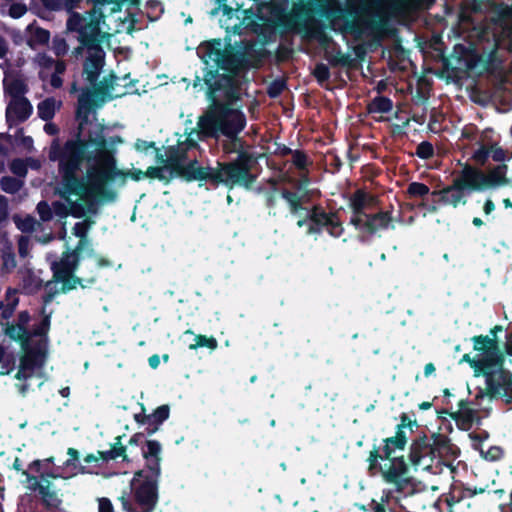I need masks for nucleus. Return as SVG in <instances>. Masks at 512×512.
I'll use <instances>...</instances> for the list:
<instances>
[{"mask_svg": "<svg viewBox=\"0 0 512 512\" xmlns=\"http://www.w3.org/2000/svg\"><path fill=\"white\" fill-rule=\"evenodd\" d=\"M366 7L362 0H348L346 6L339 3L329 5L327 0H301L294 3L290 13L276 20V27L283 32H303L306 37L319 41L327 40L323 23L315 15L324 17L331 23L342 22L341 30L356 37L368 27L363 18Z\"/></svg>", "mask_w": 512, "mask_h": 512, "instance_id": "obj_1", "label": "nucleus"}, {"mask_svg": "<svg viewBox=\"0 0 512 512\" xmlns=\"http://www.w3.org/2000/svg\"><path fill=\"white\" fill-rule=\"evenodd\" d=\"M94 105L93 93L88 88L78 98L76 119L78 126L73 131L72 138L60 143L58 138L52 140L48 158L52 162H58V172L63 176L64 182L69 189L80 184L75 177V172H80L84 163H92L100 151L107 149V140L100 127L94 134L89 132L83 137L84 126L89 123V114Z\"/></svg>", "mask_w": 512, "mask_h": 512, "instance_id": "obj_2", "label": "nucleus"}, {"mask_svg": "<svg viewBox=\"0 0 512 512\" xmlns=\"http://www.w3.org/2000/svg\"><path fill=\"white\" fill-rule=\"evenodd\" d=\"M235 104L213 101L197 121V134L200 140L213 139L218 141L221 136L222 149L226 154L246 152L244 140L239 136L245 129L247 118Z\"/></svg>", "mask_w": 512, "mask_h": 512, "instance_id": "obj_3", "label": "nucleus"}, {"mask_svg": "<svg viewBox=\"0 0 512 512\" xmlns=\"http://www.w3.org/2000/svg\"><path fill=\"white\" fill-rule=\"evenodd\" d=\"M250 67L251 62L245 52L226 49L217 67L204 69V85L209 102L236 104L241 99L242 84L248 82L245 77L239 76Z\"/></svg>", "mask_w": 512, "mask_h": 512, "instance_id": "obj_4", "label": "nucleus"}, {"mask_svg": "<svg viewBox=\"0 0 512 512\" xmlns=\"http://www.w3.org/2000/svg\"><path fill=\"white\" fill-rule=\"evenodd\" d=\"M160 442H148L145 449V468L134 473L131 481L132 499L121 496L122 507L127 512H153L158 502V483L161 476Z\"/></svg>", "mask_w": 512, "mask_h": 512, "instance_id": "obj_5", "label": "nucleus"}, {"mask_svg": "<svg viewBox=\"0 0 512 512\" xmlns=\"http://www.w3.org/2000/svg\"><path fill=\"white\" fill-rule=\"evenodd\" d=\"M87 176L89 183L86 186L91 192L96 194L99 199L115 201L117 192L107 187L109 183L116 179H121L122 184L130 177L134 181H140L146 177L145 171L133 169L130 171L120 170L113 154L108 151H100L98 157L87 167Z\"/></svg>", "mask_w": 512, "mask_h": 512, "instance_id": "obj_6", "label": "nucleus"}, {"mask_svg": "<svg viewBox=\"0 0 512 512\" xmlns=\"http://www.w3.org/2000/svg\"><path fill=\"white\" fill-rule=\"evenodd\" d=\"M367 462L370 475L380 474L383 481L393 487L387 492V499L392 493L406 495L413 491L412 478L409 476V467L404 456L383 458L380 456V447L374 445Z\"/></svg>", "mask_w": 512, "mask_h": 512, "instance_id": "obj_7", "label": "nucleus"}, {"mask_svg": "<svg viewBox=\"0 0 512 512\" xmlns=\"http://www.w3.org/2000/svg\"><path fill=\"white\" fill-rule=\"evenodd\" d=\"M105 19L106 15L96 9L88 10L84 14L76 11L70 12L66 28L69 32L78 34L77 40L80 43L72 52L75 57L82 55L85 48L89 54L99 47L107 35L101 30V24L105 23Z\"/></svg>", "mask_w": 512, "mask_h": 512, "instance_id": "obj_8", "label": "nucleus"}, {"mask_svg": "<svg viewBox=\"0 0 512 512\" xmlns=\"http://www.w3.org/2000/svg\"><path fill=\"white\" fill-rule=\"evenodd\" d=\"M255 161L251 153L240 152L232 161L217 162L213 173V186L224 184L229 189L236 186L251 188L256 180V176L251 172Z\"/></svg>", "mask_w": 512, "mask_h": 512, "instance_id": "obj_9", "label": "nucleus"}, {"mask_svg": "<svg viewBox=\"0 0 512 512\" xmlns=\"http://www.w3.org/2000/svg\"><path fill=\"white\" fill-rule=\"evenodd\" d=\"M498 356L501 358V365L488 369L485 378V391L480 392L477 397L487 395L490 399L501 398L505 404L512 403V372L505 368V355L500 349Z\"/></svg>", "mask_w": 512, "mask_h": 512, "instance_id": "obj_10", "label": "nucleus"}, {"mask_svg": "<svg viewBox=\"0 0 512 512\" xmlns=\"http://www.w3.org/2000/svg\"><path fill=\"white\" fill-rule=\"evenodd\" d=\"M471 341L473 342V349L479 353V357L464 354L460 362L468 363L476 377L484 376L488 369L501 365V358L498 356L500 348H497L493 339L475 335L471 338Z\"/></svg>", "mask_w": 512, "mask_h": 512, "instance_id": "obj_11", "label": "nucleus"}, {"mask_svg": "<svg viewBox=\"0 0 512 512\" xmlns=\"http://www.w3.org/2000/svg\"><path fill=\"white\" fill-rule=\"evenodd\" d=\"M393 221L391 211H378L376 213H367L361 219H354L355 224L352 226L358 231L359 240L366 242L380 231L389 228L395 229Z\"/></svg>", "mask_w": 512, "mask_h": 512, "instance_id": "obj_12", "label": "nucleus"}, {"mask_svg": "<svg viewBox=\"0 0 512 512\" xmlns=\"http://www.w3.org/2000/svg\"><path fill=\"white\" fill-rule=\"evenodd\" d=\"M75 177L79 180L80 184L74 185L72 189L66 186L63 176H61V185L62 190L60 191V196L62 198H67V196H78L84 203L86 204L87 211L89 213L95 214L97 212V204L110 202L109 200H102L99 197L91 192L86 186L89 183V178L78 176V172H75Z\"/></svg>", "mask_w": 512, "mask_h": 512, "instance_id": "obj_13", "label": "nucleus"}, {"mask_svg": "<svg viewBox=\"0 0 512 512\" xmlns=\"http://www.w3.org/2000/svg\"><path fill=\"white\" fill-rule=\"evenodd\" d=\"M434 456L432 446H430V438L427 434L422 433L414 438L410 444L408 460L413 467L423 465L425 468L430 467Z\"/></svg>", "mask_w": 512, "mask_h": 512, "instance_id": "obj_14", "label": "nucleus"}, {"mask_svg": "<svg viewBox=\"0 0 512 512\" xmlns=\"http://www.w3.org/2000/svg\"><path fill=\"white\" fill-rule=\"evenodd\" d=\"M457 187L462 188L467 194L475 191L486 190L484 184V171L468 163L464 164L460 174L453 178Z\"/></svg>", "mask_w": 512, "mask_h": 512, "instance_id": "obj_15", "label": "nucleus"}, {"mask_svg": "<svg viewBox=\"0 0 512 512\" xmlns=\"http://www.w3.org/2000/svg\"><path fill=\"white\" fill-rule=\"evenodd\" d=\"M23 475L27 477L29 482H32L30 489L37 491L41 497V504L47 510H57L62 504V500L56 491L50 489L51 482L46 480L45 484L38 481L37 477L30 475L27 471H23Z\"/></svg>", "mask_w": 512, "mask_h": 512, "instance_id": "obj_16", "label": "nucleus"}, {"mask_svg": "<svg viewBox=\"0 0 512 512\" xmlns=\"http://www.w3.org/2000/svg\"><path fill=\"white\" fill-rule=\"evenodd\" d=\"M105 65V51L101 44L94 51L90 52L83 62V75L86 81L95 86Z\"/></svg>", "mask_w": 512, "mask_h": 512, "instance_id": "obj_17", "label": "nucleus"}, {"mask_svg": "<svg viewBox=\"0 0 512 512\" xmlns=\"http://www.w3.org/2000/svg\"><path fill=\"white\" fill-rule=\"evenodd\" d=\"M214 168L200 166L197 159L185 163L174 175L186 182L205 181L213 185Z\"/></svg>", "mask_w": 512, "mask_h": 512, "instance_id": "obj_18", "label": "nucleus"}, {"mask_svg": "<svg viewBox=\"0 0 512 512\" xmlns=\"http://www.w3.org/2000/svg\"><path fill=\"white\" fill-rule=\"evenodd\" d=\"M431 195L433 202L451 205L454 208L467 203V193L462 188L457 187L456 182L453 180L450 185L440 190L432 191Z\"/></svg>", "mask_w": 512, "mask_h": 512, "instance_id": "obj_19", "label": "nucleus"}, {"mask_svg": "<svg viewBox=\"0 0 512 512\" xmlns=\"http://www.w3.org/2000/svg\"><path fill=\"white\" fill-rule=\"evenodd\" d=\"M33 107L26 97L13 99L6 108V122L9 128L25 122L32 114Z\"/></svg>", "mask_w": 512, "mask_h": 512, "instance_id": "obj_20", "label": "nucleus"}, {"mask_svg": "<svg viewBox=\"0 0 512 512\" xmlns=\"http://www.w3.org/2000/svg\"><path fill=\"white\" fill-rule=\"evenodd\" d=\"M81 244L76 245L73 250L64 251L58 261L51 264V271L55 274H72L76 273L81 260Z\"/></svg>", "mask_w": 512, "mask_h": 512, "instance_id": "obj_21", "label": "nucleus"}, {"mask_svg": "<svg viewBox=\"0 0 512 512\" xmlns=\"http://www.w3.org/2000/svg\"><path fill=\"white\" fill-rule=\"evenodd\" d=\"M23 354L20 357V364L23 367L34 371L36 368H41L44 365L46 358V345L42 340L38 341L34 345L28 342L27 347L21 348Z\"/></svg>", "mask_w": 512, "mask_h": 512, "instance_id": "obj_22", "label": "nucleus"}, {"mask_svg": "<svg viewBox=\"0 0 512 512\" xmlns=\"http://www.w3.org/2000/svg\"><path fill=\"white\" fill-rule=\"evenodd\" d=\"M375 197L364 189H357L349 198V207L351 209L350 225H354V219H361L367 214L366 208L374 201Z\"/></svg>", "mask_w": 512, "mask_h": 512, "instance_id": "obj_23", "label": "nucleus"}, {"mask_svg": "<svg viewBox=\"0 0 512 512\" xmlns=\"http://www.w3.org/2000/svg\"><path fill=\"white\" fill-rule=\"evenodd\" d=\"M489 157L492 158L493 161L503 163L507 156L506 151L496 144L494 146L486 145L478 147L472 154L471 159L480 167L485 166L488 162Z\"/></svg>", "mask_w": 512, "mask_h": 512, "instance_id": "obj_24", "label": "nucleus"}, {"mask_svg": "<svg viewBox=\"0 0 512 512\" xmlns=\"http://www.w3.org/2000/svg\"><path fill=\"white\" fill-rule=\"evenodd\" d=\"M332 216H334V213L326 212L320 205L313 206L311 211L308 212L310 225L308 227L307 233H320L327 224H331L330 221Z\"/></svg>", "mask_w": 512, "mask_h": 512, "instance_id": "obj_25", "label": "nucleus"}, {"mask_svg": "<svg viewBox=\"0 0 512 512\" xmlns=\"http://www.w3.org/2000/svg\"><path fill=\"white\" fill-rule=\"evenodd\" d=\"M494 22L502 29V34L509 41L512 50V5H501L495 11Z\"/></svg>", "mask_w": 512, "mask_h": 512, "instance_id": "obj_26", "label": "nucleus"}, {"mask_svg": "<svg viewBox=\"0 0 512 512\" xmlns=\"http://www.w3.org/2000/svg\"><path fill=\"white\" fill-rule=\"evenodd\" d=\"M96 280L97 279L95 276L84 279L75 275V273L54 275V281H58V283H61L60 292L63 294H66L76 289L78 285L82 289H85L87 288V285H83V282H87L88 284H95Z\"/></svg>", "mask_w": 512, "mask_h": 512, "instance_id": "obj_27", "label": "nucleus"}, {"mask_svg": "<svg viewBox=\"0 0 512 512\" xmlns=\"http://www.w3.org/2000/svg\"><path fill=\"white\" fill-rule=\"evenodd\" d=\"M166 154H168V170L171 177H174L188 160L187 148H184L181 144L171 145L166 147Z\"/></svg>", "mask_w": 512, "mask_h": 512, "instance_id": "obj_28", "label": "nucleus"}, {"mask_svg": "<svg viewBox=\"0 0 512 512\" xmlns=\"http://www.w3.org/2000/svg\"><path fill=\"white\" fill-rule=\"evenodd\" d=\"M3 327L2 334L8 338L10 342H15L20 345V348H25L29 342L28 330L23 329L15 324V321L1 322Z\"/></svg>", "mask_w": 512, "mask_h": 512, "instance_id": "obj_29", "label": "nucleus"}, {"mask_svg": "<svg viewBox=\"0 0 512 512\" xmlns=\"http://www.w3.org/2000/svg\"><path fill=\"white\" fill-rule=\"evenodd\" d=\"M507 170V165L502 163L493 167L488 173L484 172L485 188L491 189L508 185L509 179L506 176Z\"/></svg>", "mask_w": 512, "mask_h": 512, "instance_id": "obj_30", "label": "nucleus"}, {"mask_svg": "<svg viewBox=\"0 0 512 512\" xmlns=\"http://www.w3.org/2000/svg\"><path fill=\"white\" fill-rule=\"evenodd\" d=\"M408 442V437L405 431H396L395 435L392 437H387L383 440V448L382 452H380V456L383 458L389 459L390 456L396 450H404Z\"/></svg>", "mask_w": 512, "mask_h": 512, "instance_id": "obj_31", "label": "nucleus"}, {"mask_svg": "<svg viewBox=\"0 0 512 512\" xmlns=\"http://www.w3.org/2000/svg\"><path fill=\"white\" fill-rule=\"evenodd\" d=\"M29 38L27 39V45L35 49L36 46L47 45L50 41V32L47 29L37 26L36 21L30 23L26 28Z\"/></svg>", "mask_w": 512, "mask_h": 512, "instance_id": "obj_32", "label": "nucleus"}, {"mask_svg": "<svg viewBox=\"0 0 512 512\" xmlns=\"http://www.w3.org/2000/svg\"><path fill=\"white\" fill-rule=\"evenodd\" d=\"M170 407L167 404H163L157 407L153 413L149 414V423L145 428L147 436H152L158 430L160 425L169 418Z\"/></svg>", "mask_w": 512, "mask_h": 512, "instance_id": "obj_33", "label": "nucleus"}, {"mask_svg": "<svg viewBox=\"0 0 512 512\" xmlns=\"http://www.w3.org/2000/svg\"><path fill=\"white\" fill-rule=\"evenodd\" d=\"M225 50L226 49H223L222 47L220 39H213L206 42L201 46V51L203 53L202 58L204 59L205 64L207 65L209 61H213L215 63V67H217Z\"/></svg>", "mask_w": 512, "mask_h": 512, "instance_id": "obj_34", "label": "nucleus"}, {"mask_svg": "<svg viewBox=\"0 0 512 512\" xmlns=\"http://www.w3.org/2000/svg\"><path fill=\"white\" fill-rule=\"evenodd\" d=\"M122 437L123 436H117L115 438V442L112 444L111 449L107 451H98V454L100 455L101 460L103 461H109V460H115L119 457H122L124 461H127V455H126V446L122 444Z\"/></svg>", "mask_w": 512, "mask_h": 512, "instance_id": "obj_35", "label": "nucleus"}, {"mask_svg": "<svg viewBox=\"0 0 512 512\" xmlns=\"http://www.w3.org/2000/svg\"><path fill=\"white\" fill-rule=\"evenodd\" d=\"M281 197L288 203L291 214L296 215L302 210L307 211V208L303 207V196L298 192L283 188Z\"/></svg>", "mask_w": 512, "mask_h": 512, "instance_id": "obj_36", "label": "nucleus"}, {"mask_svg": "<svg viewBox=\"0 0 512 512\" xmlns=\"http://www.w3.org/2000/svg\"><path fill=\"white\" fill-rule=\"evenodd\" d=\"M45 312H46V309H45V307H43L41 310V313L43 314L42 320L38 324L34 325V327L32 329L28 330L29 342H31L33 337H41V338L44 337L45 340L42 342L46 344V338L49 333L50 325H51V315L46 314Z\"/></svg>", "mask_w": 512, "mask_h": 512, "instance_id": "obj_37", "label": "nucleus"}, {"mask_svg": "<svg viewBox=\"0 0 512 512\" xmlns=\"http://www.w3.org/2000/svg\"><path fill=\"white\" fill-rule=\"evenodd\" d=\"M430 438V446H432L433 456L448 454L452 448L451 440L443 434L434 433Z\"/></svg>", "mask_w": 512, "mask_h": 512, "instance_id": "obj_38", "label": "nucleus"}, {"mask_svg": "<svg viewBox=\"0 0 512 512\" xmlns=\"http://www.w3.org/2000/svg\"><path fill=\"white\" fill-rule=\"evenodd\" d=\"M56 100L53 97H48L37 105V113L43 121H50L54 118L56 112Z\"/></svg>", "mask_w": 512, "mask_h": 512, "instance_id": "obj_39", "label": "nucleus"}, {"mask_svg": "<svg viewBox=\"0 0 512 512\" xmlns=\"http://www.w3.org/2000/svg\"><path fill=\"white\" fill-rule=\"evenodd\" d=\"M326 59L328 63L332 67H353L354 59L350 54H344L340 49H338L335 53L326 52Z\"/></svg>", "mask_w": 512, "mask_h": 512, "instance_id": "obj_40", "label": "nucleus"}, {"mask_svg": "<svg viewBox=\"0 0 512 512\" xmlns=\"http://www.w3.org/2000/svg\"><path fill=\"white\" fill-rule=\"evenodd\" d=\"M16 290L8 288L6 291V299L7 304L4 305V308L1 309L0 317L3 320L9 321V319L13 316L16 307L19 303V298L15 296Z\"/></svg>", "mask_w": 512, "mask_h": 512, "instance_id": "obj_41", "label": "nucleus"}, {"mask_svg": "<svg viewBox=\"0 0 512 512\" xmlns=\"http://www.w3.org/2000/svg\"><path fill=\"white\" fill-rule=\"evenodd\" d=\"M393 108V102L386 96H376L369 104V113H388Z\"/></svg>", "mask_w": 512, "mask_h": 512, "instance_id": "obj_42", "label": "nucleus"}, {"mask_svg": "<svg viewBox=\"0 0 512 512\" xmlns=\"http://www.w3.org/2000/svg\"><path fill=\"white\" fill-rule=\"evenodd\" d=\"M117 80V76L111 72L108 76L103 77V79L94 87V90L91 91L93 93V98L95 96H105L110 90L114 88V84Z\"/></svg>", "mask_w": 512, "mask_h": 512, "instance_id": "obj_43", "label": "nucleus"}, {"mask_svg": "<svg viewBox=\"0 0 512 512\" xmlns=\"http://www.w3.org/2000/svg\"><path fill=\"white\" fill-rule=\"evenodd\" d=\"M5 90L11 97L18 99L24 97V94L28 91V87L23 79L15 78L5 87Z\"/></svg>", "mask_w": 512, "mask_h": 512, "instance_id": "obj_44", "label": "nucleus"}, {"mask_svg": "<svg viewBox=\"0 0 512 512\" xmlns=\"http://www.w3.org/2000/svg\"><path fill=\"white\" fill-rule=\"evenodd\" d=\"M23 186V182L12 176H3L0 179V187L2 191L8 194L17 193Z\"/></svg>", "mask_w": 512, "mask_h": 512, "instance_id": "obj_45", "label": "nucleus"}, {"mask_svg": "<svg viewBox=\"0 0 512 512\" xmlns=\"http://www.w3.org/2000/svg\"><path fill=\"white\" fill-rule=\"evenodd\" d=\"M206 347L210 350H215L218 347V342L213 336L207 337L206 335H196L195 343L189 345L190 350H196L197 348Z\"/></svg>", "mask_w": 512, "mask_h": 512, "instance_id": "obj_46", "label": "nucleus"}, {"mask_svg": "<svg viewBox=\"0 0 512 512\" xmlns=\"http://www.w3.org/2000/svg\"><path fill=\"white\" fill-rule=\"evenodd\" d=\"M56 283H58V281H54V274L52 273V279L47 281L44 285L45 293L42 295L44 307L49 305L57 294L61 293L60 289H56Z\"/></svg>", "mask_w": 512, "mask_h": 512, "instance_id": "obj_47", "label": "nucleus"}, {"mask_svg": "<svg viewBox=\"0 0 512 512\" xmlns=\"http://www.w3.org/2000/svg\"><path fill=\"white\" fill-rule=\"evenodd\" d=\"M430 193L429 187L421 182H411L407 187V194L410 198H423Z\"/></svg>", "mask_w": 512, "mask_h": 512, "instance_id": "obj_48", "label": "nucleus"}, {"mask_svg": "<svg viewBox=\"0 0 512 512\" xmlns=\"http://www.w3.org/2000/svg\"><path fill=\"white\" fill-rule=\"evenodd\" d=\"M43 286V281L33 274H29L23 279V289L27 294H34L39 291Z\"/></svg>", "mask_w": 512, "mask_h": 512, "instance_id": "obj_49", "label": "nucleus"}, {"mask_svg": "<svg viewBox=\"0 0 512 512\" xmlns=\"http://www.w3.org/2000/svg\"><path fill=\"white\" fill-rule=\"evenodd\" d=\"M286 88L287 83L285 79H274L267 87V95L272 99L278 98Z\"/></svg>", "mask_w": 512, "mask_h": 512, "instance_id": "obj_50", "label": "nucleus"}, {"mask_svg": "<svg viewBox=\"0 0 512 512\" xmlns=\"http://www.w3.org/2000/svg\"><path fill=\"white\" fill-rule=\"evenodd\" d=\"M40 2L47 11H60L65 8L70 13L74 7L69 5V0H40Z\"/></svg>", "mask_w": 512, "mask_h": 512, "instance_id": "obj_51", "label": "nucleus"}, {"mask_svg": "<svg viewBox=\"0 0 512 512\" xmlns=\"http://www.w3.org/2000/svg\"><path fill=\"white\" fill-rule=\"evenodd\" d=\"M501 60L497 56V50L492 49L483 60V68L487 72H493L499 68Z\"/></svg>", "mask_w": 512, "mask_h": 512, "instance_id": "obj_52", "label": "nucleus"}, {"mask_svg": "<svg viewBox=\"0 0 512 512\" xmlns=\"http://www.w3.org/2000/svg\"><path fill=\"white\" fill-rule=\"evenodd\" d=\"M164 168L160 166H150L145 171L146 177L150 179H158L159 181L164 182L165 184H168L173 177H171V174L169 176H166L164 174Z\"/></svg>", "mask_w": 512, "mask_h": 512, "instance_id": "obj_53", "label": "nucleus"}, {"mask_svg": "<svg viewBox=\"0 0 512 512\" xmlns=\"http://www.w3.org/2000/svg\"><path fill=\"white\" fill-rule=\"evenodd\" d=\"M312 75L315 77L318 84H320V85H323L331 77L329 67L324 63L316 64V66L312 72Z\"/></svg>", "mask_w": 512, "mask_h": 512, "instance_id": "obj_54", "label": "nucleus"}, {"mask_svg": "<svg viewBox=\"0 0 512 512\" xmlns=\"http://www.w3.org/2000/svg\"><path fill=\"white\" fill-rule=\"evenodd\" d=\"M464 498V495L456 496L454 493L450 492L448 494H443L438 501L435 503V507H437L439 510H442L441 504L444 502L447 506V511L449 509L452 510V507L454 504L459 503Z\"/></svg>", "mask_w": 512, "mask_h": 512, "instance_id": "obj_55", "label": "nucleus"}, {"mask_svg": "<svg viewBox=\"0 0 512 512\" xmlns=\"http://www.w3.org/2000/svg\"><path fill=\"white\" fill-rule=\"evenodd\" d=\"M478 136H479V128L477 127V125L473 124V123H469L467 125H465L462 130H461V136H460V141L461 140H467L469 142H476L478 141Z\"/></svg>", "mask_w": 512, "mask_h": 512, "instance_id": "obj_56", "label": "nucleus"}, {"mask_svg": "<svg viewBox=\"0 0 512 512\" xmlns=\"http://www.w3.org/2000/svg\"><path fill=\"white\" fill-rule=\"evenodd\" d=\"M479 452L485 460L491 462L498 461L504 456L503 448L496 445L489 447L487 451H483V449H481Z\"/></svg>", "mask_w": 512, "mask_h": 512, "instance_id": "obj_57", "label": "nucleus"}, {"mask_svg": "<svg viewBox=\"0 0 512 512\" xmlns=\"http://www.w3.org/2000/svg\"><path fill=\"white\" fill-rule=\"evenodd\" d=\"M87 230H88V227L86 226L85 223H82V222L76 223L73 227V234L76 237L80 238L77 245L81 244V251L84 249L85 245L88 243Z\"/></svg>", "mask_w": 512, "mask_h": 512, "instance_id": "obj_58", "label": "nucleus"}, {"mask_svg": "<svg viewBox=\"0 0 512 512\" xmlns=\"http://www.w3.org/2000/svg\"><path fill=\"white\" fill-rule=\"evenodd\" d=\"M293 164L294 166L302 171L307 170V166L309 165V160L307 154L303 150H295L293 152Z\"/></svg>", "mask_w": 512, "mask_h": 512, "instance_id": "obj_59", "label": "nucleus"}, {"mask_svg": "<svg viewBox=\"0 0 512 512\" xmlns=\"http://www.w3.org/2000/svg\"><path fill=\"white\" fill-rule=\"evenodd\" d=\"M415 154L421 159H430L434 155V147L429 141L418 144Z\"/></svg>", "mask_w": 512, "mask_h": 512, "instance_id": "obj_60", "label": "nucleus"}, {"mask_svg": "<svg viewBox=\"0 0 512 512\" xmlns=\"http://www.w3.org/2000/svg\"><path fill=\"white\" fill-rule=\"evenodd\" d=\"M36 209H37L40 219L43 222H48L53 218L52 206H50L46 201H44V200L40 201L37 204Z\"/></svg>", "mask_w": 512, "mask_h": 512, "instance_id": "obj_61", "label": "nucleus"}, {"mask_svg": "<svg viewBox=\"0 0 512 512\" xmlns=\"http://www.w3.org/2000/svg\"><path fill=\"white\" fill-rule=\"evenodd\" d=\"M0 364H1L0 375H7V374L11 373L14 370L15 364H16L15 355L13 353H10V354L5 353L4 359L2 360V362Z\"/></svg>", "mask_w": 512, "mask_h": 512, "instance_id": "obj_62", "label": "nucleus"}, {"mask_svg": "<svg viewBox=\"0 0 512 512\" xmlns=\"http://www.w3.org/2000/svg\"><path fill=\"white\" fill-rule=\"evenodd\" d=\"M330 223L331 224H327L324 228L330 235L339 237L343 233V227L336 213L332 216Z\"/></svg>", "mask_w": 512, "mask_h": 512, "instance_id": "obj_63", "label": "nucleus"}, {"mask_svg": "<svg viewBox=\"0 0 512 512\" xmlns=\"http://www.w3.org/2000/svg\"><path fill=\"white\" fill-rule=\"evenodd\" d=\"M493 129L492 128H486L484 129L480 136H479V139L478 141H476V144L480 147V146H486V145H491V146H494L496 144H498V141L494 140L493 139Z\"/></svg>", "mask_w": 512, "mask_h": 512, "instance_id": "obj_64", "label": "nucleus"}]
</instances>
